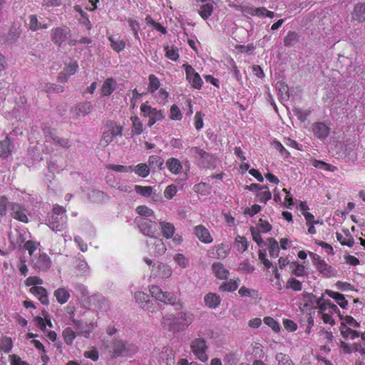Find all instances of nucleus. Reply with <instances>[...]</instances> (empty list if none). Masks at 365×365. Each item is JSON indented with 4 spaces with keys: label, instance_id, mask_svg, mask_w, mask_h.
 <instances>
[{
    "label": "nucleus",
    "instance_id": "nucleus-1",
    "mask_svg": "<svg viewBox=\"0 0 365 365\" xmlns=\"http://www.w3.org/2000/svg\"><path fill=\"white\" fill-rule=\"evenodd\" d=\"M47 225L55 232L63 230L67 225L66 210L59 205H56L53 211L48 215Z\"/></svg>",
    "mask_w": 365,
    "mask_h": 365
},
{
    "label": "nucleus",
    "instance_id": "nucleus-2",
    "mask_svg": "<svg viewBox=\"0 0 365 365\" xmlns=\"http://www.w3.org/2000/svg\"><path fill=\"white\" fill-rule=\"evenodd\" d=\"M138 350L135 345L125 340L114 339L110 346L111 357L113 359L120 356H130Z\"/></svg>",
    "mask_w": 365,
    "mask_h": 365
},
{
    "label": "nucleus",
    "instance_id": "nucleus-3",
    "mask_svg": "<svg viewBox=\"0 0 365 365\" xmlns=\"http://www.w3.org/2000/svg\"><path fill=\"white\" fill-rule=\"evenodd\" d=\"M140 111L144 117L149 118L148 126H153L156 122L162 120L165 118L163 111L152 108L148 102L143 103L140 106Z\"/></svg>",
    "mask_w": 365,
    "mask_h": 365
},
{
    "label": "nucleus",
    "instance_id": "nucleus-4",
    "mask_svg": "<svg viewBox=\"0 0 365 365\" xmlns=\"http://www.w3.org/2000/svg\"><path fill=\"white\" fill-rule=\"evenodd\" d=\"M190 349L200 361L206 362L208 360V356L206 354L207 346L205 339L196 338L192 340L190 344Z\"/></svg>",
    "mask_w": 365,
    "mask_h": 365
},
{
    "label": "nucleus",
    "instance_id": "nucleus-5",
    "mask_svg": "<svg viewBox=\"0 0 365 365\" xmlns=\"http://www.w3.org/2000/svg\"><path fill=\"white\" fill-rule=\"evenodd\" d=\"M136 220L140 232L143 235L148 236L150 238L154 237L158 232V226L155 221H153L146 217H139L137 218Z\"/></svg>",
    "mask_w": 365,
    "mask_h": 365
},
{
    "label": "nucleus",
    "instance_id": "nucleus-6",
    "mask_svg": "<svg viewBox=\"0 0 365 365\" xmlns=\"http://www.w3.org/2000/svg\"><path fill=\"white\" fill-rule=\"evenodd\" d=\"M150 292L153 297L165 304L173 305L177 302V297L175 294L168 292H163L158 286H151L150 288Z\"/></svg>",
    "mask_w": 365,
    "mask_h": 365
},
{
    "label": "nucleus",
    "instance_id": "nucleus-7",
    "mask_svg": "<svg viewBox=\"0 0 365 365\" xmlns=\"http://www.w3.org/2000/svg\"><path fill=\"white\" fill-rule=\"evenodd\" d=\"M314 264L318 272L323 276L331 278L337 276V271L331 265L328 264L319 256L314 257Z\"/></svg>",
    "mask_w": 365,
    "mask_h": 365
},
{
    "label": "nucleus",
    "instance_id": "nucleus-8",
    "mask_svg": "<svg viewBox=\"0 0 365 365\" xmlns=\"http://www.w3.org/2000/svg\"><path fill=\"white\" fill-rule=\"evenodd\" d=\"M147 245L149 252L154 255H163L167 250L163 240L155 236L147 241Z\"/></svg>",
    "mask_w": 365,
    "mask_h": 365
},
{
    "label": "nucleus",
    "instance_id": "nucleus-9",
    "mask_svg": "<svg viewBox=\"0 0 365 365\" xmlns=\"http://www.w3.org/2000/svg\"><path fill=\"white\" fill-rule=\"evenodd\" d=\"M9 206L11 210V216L12 217L24 223H27L29 222V219L26 215V210L24 206L16 202H11Z\"/></svg>",
    "mask_w": 365,
    "mask_h": 365
},
{
    "label": "nucleus",
    "instance_id": "nucleus-10",
    "mask_svg": "<svg viewBox=\"0 0 365 365\" xmlns=\"http://www.w3.org/2000/svg\"><path fill=\"white\" fill-rule=\"evenodd\" d=\"M186 77L187 81L192 84V86L196 89H200L203 83L200 75L190 65L184 64Z\"/></svg>",
    "mask_w": 365,
    "mask_h": 365
},
{
    "label": "nucleus",
    "instance_id": "nucleus-11",
    "mask_svg": "<svg viewBox=\"0 0 365 365\" xmlns=\"http://www.w3.org/2000/svg\"><path fill=\"white\" fill-rule=\"evenodd\" d=\"M72 322L76 329L78 331V335H82L86 338H88L90 336L91 333L94 329L95 324L93 322L83 323V322L75 319H73Z\"/></svg>",
    "mask_w": 365,
    "mask_h": 365
},
{
    "label": "nucleus",
    "instance_id": "nucleus-12",
    "mask_svg": "<svg viewBox=\"0 0 365 365\" xmlns=\"http://www.w3.org/2000/svg\"><path fill=\"white\" fill-rule=\"evenodd\" d=\"M46 133V141L45 143H53L56 145H59L63 148H68L71 146V142L67 138L59 137L54 132H48Z\"/></svg>",
    "mask_w": 365,
    "mask_h": 365
},
{
    "label": "nucleus",
    "instance_id": "nucleus-13",
    "mask_svg": "<svg viewBox=\"0 0 365 365\" xmlns=\"http://www.w3.org/2000/svg\"><path fill=\"white\" fill-rule=\"evenodd\" d=\"M312 129L314 136L320 140L327 138L330 133V128L323 122L313 123Z\"/></svg>",
    "mask_w": 365,
    "mask_h": 365
},
{
    "label": "nucleus",
    "instance_id": "nucleus-14",
    "mask_svg": "<svg viewBox=\"0 0 365 365\" xmlns=\"http://www.w3.org/2000/svg\"><path fill=\"white\" fill-rule=\"evenodd\" d=\"M51 41L58 46L64 43L68 38V32L61 27H56L51 31Z\"/></svg>",
    "mask_w": 365,
    "mask_h": 365
},
{
    "label": "nucleus",
    "instance_id": "nucleus-15",
    "mask_svg": "<svg viewBox=\"0 0 365 365\" xmlns=\"http://www.w3.org/2000/svg\"><path fill=\"white\" fill-rule=\"evenodd\" d=\"M194 233L202 243L210 244L213 241L209 230L204 225H200L195 227Z\"/></svg>",
    "mask_w": 365,
    "mask_h": 365
},
{
    "label": "nucleus",
    "instance_id": "nucleus-16",
    "mask_svg": "<svg viewBox=\"0 0 365 365\" xmlns=\"http://www.w3.org/2000/svg\"><path fill=\"white\" fill-rule=\"evenodd\" d=\"M314 304H317L319 307V312L323 313L327 311V306L330 307V312L331 313H338L339 312V309L336 305L331 303L330 300H324V294H322L320 297L314 299Z\"/></svg>",
    "mask_w": 365,
    "mask_h": 365
},
{
    "label": "nucleus",
    "instance_id": "nucleus-17",
    "mask_svg": "<svg viewBox=\"0 0 365 365\" xmlns=\"http://www.w3.org/2000/svg\"><path fill=\"white\" fill-rule=\"evenodd\" d=\"M93 110V106L91 102L80 103L76 106L71 109L73 117L77 118L80 115H86L89 114Z\"/></svg>",
    "mask_w": 365,
    "mask_h": 365
},
{
    "label": "nucleus",
    "instance_id": "nucleus-18",
    "mask_svg": "<svg viewBox=\"0 0 365 365\" xmlns=\"http://www.w3.org/2000/svg\"><path fill=\"white\" fill-rule=\"evenodd\" d=\"M178 318H175L173 315L170 314L163 317L161 321V325L166 329L173 331H180V328L178 326L177 321Z\"/></svg>",
    "mask_w": 365,
    "mask_h": 365
},
{
    "label": "nucleus",
    "instance_id": "nucleus-19",
    "mask_svg": "<svg viewBox=\"0 0 365 365\" xmlns=\"http://www.w3.org/2000/svg\"><path fill=\"white\" fill-rule=\"evenodd\" d=\"M195 319V315L190 312H181L178 314V319L180 320L178 322V326L181 330H184L192 323Z\"/></svg>",
    "mask_w": 365,
    "mask_h": 365
},
{
    "label": "nucleus",
    "instance_id": "nucleus-20",
    "mask_svg": "<svg viewBox=\"0 0 365 365\" xmlns=\"http://www.w3.org/2000/svg\"><path fill=\"white\" fill-rule=\"evenodd\" d=\"M14 149V145L9 137L7 135L6 138L0 141V157L7 158L11 155Z\"/></svg>",
    "mask_w": 365,
    "mask_h": 365
},
{
    "label": "nucleus",
    "instance_id": "nucleus-21",
    "mask_svg": "<svg viewBox=\"0 0 365 365\" xmlns=\"http://www.w3.org/2000/svg\"><path fill=\"white\" fill-rule=\"evenodd\" d=\"M34 264L39 271H46L50 268L51 262L50 257L43 253L34 262Z\"/></svg>",
    "mask_w": 365,
    "mask_h": 365
},
{
    "label": "nucleus",
    "instance_id": "nucleus-22",
    "mask_svg": "<svg viewBox=\"0 0 365 365\" xmlns=\"http://www.w3.org/2000/svg\"><path fill=\"white\" fill-rule=\"evenodd\" d=\"M30 292L38 297L39 301L43 304H48L49 300L47 295V292L45 288L38 286L32 287L30 289Z\"/></svg>",
    "mask_w": 365,
    "mask_h": 365
},
{
    "label": "nucleus",
    "instance_id": "nucleus-23",
    "mask_svg": "<svg viewBox=\"0 0 365 365\" xmlns=\"http://www.w3.org/2000/svg\"><path fill=\"white\" fill-rule=\"evenodd\" d=\"M205 304L210 309L217 308L221 302V298L215 293L210 292L204 297Z\"/></svg>",
    "mask_w": 365,
    "mask_h": 365
},
{
    "label": "nucleus",
    "instance_id": "nucleus-24",
    "mask_svg": "<svg viewBox=\"0 0 365 365\" xmlns=\"http://www.w3.org/2000/svg\"><path fill=\"white\" fill-rule=\"evenodd\" d=\"M166 167L169 171L174 175L179 174L182 169V165L181 162L175 158H170L167 160Z\"/></svg>",
    "mask_w": 365,
    "mask_h": 365
},
{
    "label": "nucleus",
    "instance_id": "nucleus-25",
    "mask_svg": "<svg viewBox=\"0 0 365 365\" xmlns=\"http://www.w3.org/2000/svg\"><path fill=\"white\" fill-rule=\"evenodd\" d=\"M352 18L359 22L365 21V3H358L354 6Z\"/></svg>",
    "mask_w": 365,
    "mask_h": 365
},
{
    "label": "nucleus",
    "instance_id": "nucleus-26",
    "mask_svg": "<svg viewBox=\"0 0 365 365\" xmlns=\"http://www.w3.org/2000/svg\"><path fill=\"white\" fill-rule=\"evenodd\" d=\"M212 269L216 277L218 279H226L228 278L230 272L222 264L215 262L212 266Z\"/></svg>",
    "mask_w": 365,
    "mask_h": 365
},
{
    "label": "nucleus",
    "instance_id": "nucleus-27",
    "mask_svg": "<svg viewBox=\"0 0 365 365\" xmlns=\"http://www.w3.org/2000/svg\"><path fill=\"white\" fill-rule=\"evenodd\" d=\"M325 293L329 297L334 299L342 309H346L348 307V302L345 299V297L342 294L329 289H326Z\"/></svg>",
    "mask_w": 365,
    "mask_h": 365
},
{
    "label": "nucleus",
    "instance_id": "nucleus-28",
    "mask_svg": "<svg viewBox=\"0 0 365 365\" xmlns=\"http://www.w3.org/2000/svg\"><path fill=\"white\" fill-rule=\"evenodd\" d=\"M189 154L192 155L196 159L202 160V162L208 161L210 155L204 150L198 147H192L189 150Z\"/></svg>",
    "mask_w": 365,
    "mask_h": 365
},
{
    "label": "nucleus",
    "instance_id": "nucleus-29",
    "mask_svg": "<svg viewBox=\"0 0 365 365\" xmlns=\"http://www.w3.org/2000/svg\"><path fill=\"white\" fill-rule=\"evenodd\" d=\"M116 82L113 78H107L104 82L101 88V93L103 96H110L115 88Z\"/></svg>",
    "mask_w": 365,
    "mask_h": 365
},
{
    "label": "nucleus",
    "instance_id": "nucleus-30",
    "mask_svg": "<svg viewBox=\"0 0 365 365\" xmlns=\"http://www.w3.org/2000/svg\"><path fill=\"white\" fill-rule=\"evenodd\" d=\"M213 249L215 250L216 255L220 259H225L230 252V246L227 242L215 245Z\"/></svg>",
    "mask_w": 365,
    "mask_h": 365
},
{
    "label": "nucleus",
    "instance_id": "nucleus-31",
    "mask_svg": "<svg viewBox=\"0 0 365 365\" xmlns=\"http://www.w3.org/2000/svg\"><path fill=\"white\" fill-rule=\"evenodd\" d=\"M160 225L163 236L167 239L172 238L175 230L174 225L172 223L167 222H160Z\"/></svg>",
    "mask_w": 365,
    "mask_h": 365
},
{
    "label": "nucleus",
    "instance_id": "nucleus-32",
    "mask_svg": "<svg viewBox=\"0 0 365 365\" xmlns=\"http://www.w3.org/2000/svg\"><path fill=\"white\" fill-rule=\"evenodd\" d=\"M54 296L58 303L63 304L68 300L70 293L65 288H58L55 291Z\"/></svg>",
    "mask_w": 365,
    "mask_h": 365
},
{
    "label": "nucleus",
    "instance_id": "nucleus-33",
    "mask_svg": "<svg viewBox=\"0 0 365 365\" xmlns=\"http://www.w3.org/2000/svg\"><path fill=\"white\" fill-rule=\"evenodd\" d=\"M173 274V269L166 264H159L158 267V276L162 279H168Z\"/></svg>",
    "mask_w": 365,
    "mask_h": 365
},
{
    "label": "nucleus",
    "instance_id": "nucleus-34",
    "mask_svg": "<svg viewBox=\"0 0 365 365\" xmlns=\"http://www.w3.org/2000/svg\"><path fill=\"white\" fill-rule=\"evenodd\" d=\"M108 40L110 42L112 48L117 53L120 52L125 47V42L119 38H115L113 36H110L108 37Z\"/></svg>",
    "mask_w": 365,
    "mask_h": 365
},
{
    "label": "nucleus",
    "instance_id": "nucleus-35",
    "mask_svg": "<svg viewBox=\"0 0 365 365\" xmlns=\"http://www.w3.org/2000/svg\"><path fill=\"white\" fill-rule=\"evenodd\" d=\"M173 260L182 269H186L190 265V259L181 253L175 254L173 255Z\"/></svg>",
    "mask_w": 365,
    "mask_h": 365
},
{
    "label": "nucleus",
    "instance_id": "nucleus-36",
    "mask_svg": "<svg viewBox=\"0 0 365 365\" xmlns=\"http://www.w3.org/2000/svg\"><path fill=\"white\" fill-rule=\"evenodd\" d=\"M132 128L131 133L133 135H140L143 131V123L140 118L137 116L131 117Z\"/></svg>",
    "mask_w": 365,
    "mask_h": 365
},
{
    "label": "nucleus",
    "instance_id": "nucleus-37",
    "mask_svg": "<svg viewBox=\"0 0 365 365\" xmlns=\"http://www.w3.org/2000/svg\"><path fill=\"white\" fill-rule=\"evenodd\" d=\"M213 12V5L211 3H207L202 4L199 11L198 14L205 20L207 19Z\"/></svg>",
    "mask_w": 365,
    "mask_h": 365
},
{
    "label": "nucleus",
    "instance_id": "nucleus-38",
    "mask_svg": "<svg viewBox=\"0 0 365 365\" xmlns=\"http://www.w3.org/2000/svg\"><path fill=\"white\" fill-rule=\"evenodd\" d=\"M240 280H230L227 282H223L219 287L221 292H234L239 286Z\"/></svg>",
    "mask_w": 365,
    "mask_h": 365
},
{
    "label": "nucleus",
    "instance_id": "nucleus-39",
    "mask_svg": "<svg viewBox=\"0 0 365 365\" xmlns=\"http://www.w3.org/2000/svg\"><path fill=\"white\" fill-rule=\"evenodd\" d=\"M269 244H268V250L270 257H277L279 255V247L278 242L274 240V238H269L268 239Z\"/></svg>",
    "mask_w": 365,
    "mask_h": 365
},
{
    "label": "nucleus",
    "instance_id": "nucleus-40",
    "mask_svg": "<svg viewBox=\"0 0 365 365\" xmlns=\"http://www.w3.org/2000/svg\"><path fill=\"white\" fill-rule=\"evenodd\" d=\"M291 273L297 277H302L305 274V267L297 262H292L289 264Z\"/></svg>",
    "mask_w": 365,
    "mask_h": 365
},
{
    "label": "nucleus",
    "instance_id": "nucleus-41",
    "mask_svg": "<svg viewBox=\"0 0 365 365\" xmlns=\"http://www.w3.org/2000/svg\"><path fill=\"white\" fill-rule=\"evenodd\" d=\"M299 41V36L294 31H289L284 38V45L285 46H293Z\"/></svg>",
    "mask_w": 365,
    "mask_h": 365
},
{
    "label": "nucleus",
    "instance_id": "nucleus-42",
    "mask_svg": "<svg viewBox=\"0 0 365 365\" xmlns=\"http://www.w3.org/2000/svg\"><path fill=\"white\" fill-rule=\"evenodd\" d=\"M76 268L78 274L83 276H86L90 273V267L87 262L81 259L76 261Z\"/></svg>",
    "mask_w": 365,
    "mask_h": 365
},
{
    "label": "nucleus",
    "instance_id": "nucleus-43",
    "mask_svg": "<svg viewBox=\"0 0 365 365\" xmlns=\"http://www.w3.org/2000/svg\"><path fill=\"white\" fill-rule=\"evenodd\" d=\"M62 335L64 341L67 345H71L76 336V334L74 332V331L70 327L66 328L63 331Z\"/></svg>",
    "mask_w": 365,
    "mask_h": 365
},
{
    "label": "nucleus",
    "instance_id": "nucleus-44",
    "mask_svg": "<svg viewBox=\"0 0 365 365\" xmlns=\"http://www.w3.org/2000/svg\"><path fill=\"white\" fill-rule=\"evenodd\" d=\"M137 175L140 177L145 178L150 173V169L147 164L140 163L133 168V170Z\"/></svg>",
    "mask_w": 365,
    "mask_h": 365
},
{
    "label": "nucleus",
    "instance_id": "nucleus-45",
    "mask_svg": "<svg viewBox=\"0 0 365 365\" xmlns=\"http://www.w3.org/2000/svg\"><path fill=\"white\" fill-rule=\"evenodd\" d=\"M148 80L149 85L148 90L150 93H154L160 86V81L154 74H150L148 77Z\"/></svg>",
    "mask_w": 365,
    "mask_h": 365
},
{
    "label": "nucleus",
    "instance_id": "nucleus-46",
    "mask_svg": "<svg viewBox=\"0 0 365 365\" xmlns=\"http://www.w3.org/2000/svg\"><path fill=\"white\" fill-rule=\"evenodd\" d=\"M250 232H251L253 240L257 244V245L259 247H264L266 245V243L262 239V237L260 235V231L258 229H257L254 227H251Z\"/></svg>",
    "mask_w": 365,
    "mask_h": 365
},
{
    "label": "nucleus",
    "instance_id": "nucleus-47",
    "mask_svg": "<svg viewBox=\"0 0 365 365\" xmlns=\"http://www.w3.org/2000/svg\"><path fill=\"white\" fill-rule=\"evenodd\" d=\"M107 130L112 133L114 137L121 135L123 132V127L118 125L116 123L110 121L107 124Z\"/></svg>",
    "mask_w": 365,
    "mask_h": 365
},
{
    "label": "nucleus",
    "instance_id": "nucleus-48",
    "mask_svg": "<svg viewBox=\"0 0 365 365\" xmlns=\"http://www.w3.org/2000/svg\"><path fill=\"white\" fill-rule=\"evenodd\" d=\"M275 359L278 362L277 365H294L290 357L284 353H277Z\"/></svg>",
    "mask_w": 365,
    "mask_h": 365
},
{
    "label": "nucleus",
    "instance_id": "nucleus-49",
    "mask_svg": "<svg viewBox=\"0 0 365 365\" xmlns=\"http://www.w3.org/2000/svg\"><path fill=\"white\" fill-rule=\"evenodd\" d=\"M163 160L158 156V155H151L148 159L149 166L152 168H159L161 169L163 165Z\"/></svg>",
    "mask_w": 365,
    "mask_h": 365
},
{
    "label": "nucleus",
    "instance_id": "nucleus-50",
    "mask_svg": "<svg viewBox=\"0 0 365 365\" xmlns=\"http://www.w3.org/2000/svg\"><path fill=\"white\" fill-rule=\"evenodd\" d=\"M135 191L145 197H150L153 192V187L150 186L135 185Z\"/></svg>",
    "mask_w": 365,
    "mask_h": 365
},
{
    "label": "nucleus",
    "instance_id": "nucleus-51",
    "mask_svg": "<svg viewBox=\"0 0 365 365\" xmlns=\"http://www.w3.org/2000/svg\"><path fill=\"white\" fill-rule=\"evenodd\" d=\"M313 165L317 168L324 170H328V171H331V172H334L337 169L335 166L329 165L324 161L317 160L314 161Z\"/></svg>",
    "mask_w": 365,
    "mask_h": 365
},
{
    "label": "nucleus",
    "instance_id": "nucleus-52",
    "mask_svg": "<svg viewBox=\"0 0 365 365\" xmlns=\"http://www.w3.org/2000/svg\"><path fill=\"white\" fill-rule=\"evenodd\" d=\"M341 336L345 339H354L359 336V332L351 328H346L345 329H341Z\"/></svg>",
    "mask_w": 365,
    "mask_h": 365
},
{
    "label": "nucleus",
    "instance_id": "nucleus-53",
    "mask_svg": "<svg viewBox=\"0 0 365 365\" xmlns=\"http://www.w3.org/2000/svg\"><path fill=\"white\" fill-rule=\"evenodd\" d=\"M165 50L166 51L165 56L168 58L172 60V61H177L179 58V54L178 52V48L171 46L169 47L168 46L165 48Z\"/></svg>",
    "mask_w": 365,
    "mask_h": 365
},
{
    "label": "nucleus",
    "instance_id": "nucleus-54",
    "mask_svg": "<svg viewBox=\"0 0 365 365\" xmlns=\"http://www.w3.org/2000/svg\"><path fill=\"white\" fill-rule=\"evenodd\" d=\"M136 212L141 217H152L154 214L153 211L145 205H140L137 207Z\"/></svg>",
    "mask_w": 365,
    "mask_h": 365
},
{
    "label": "nucleus",
    "instance_id": "nucleus-55",
    "mask_svg": "<svg viewBox=\"0 0 365 365\" xmlns=\"http://www.w3.org/2000/svg\"><path fill=\"white\" fill-rule=\"evenodd\" d=\"M287 288L294 291H300L302 289V282L294 278H289L287 282Z\"/></svg>",
    "mask_w": 365,
    "mask_h": 365
},
{
    "label": "nucleus",
    "instance_id": "nucleus-56",
    "mask_svg": "<svg viewBox=\"0 0 365 365\" xmlns=\"http://www.w3.org/2000/svg\"><path fill=\"white\" fill-rule=\"evenodd\" d=\"M193 190L195 192L200 193L202 195H208L210 192L209 187L205 182H200L195 185Z\"/></svg>",
    "mask_w": 365,
    "mask_h": 365
},
{
    "label": "nucleus",
    "instance_id": "nucleus-57",
    "mask_svg": "<svg viewBox=\"0 0 365 365\" xmlns=\"http://www.w3.org/2000/svg\"><path fill=\"white\" fill-rule=\"evenodd\" d=\"M257 200L266 203L268 200H269L272 197L271 192L267 189H264L261 190L260 192L257 194Z\"/></svg>",
    "mask_w": 365,
    "mask_h": 365
},
{
    "label": "nucleus",
    "instance_id": "nucleus-58",
    "mask_svg": "<svg viewBox=\"0 0 365 365\" xmlns=\"http://www.w3.org/2000/svg\"><path fill=\"white\" fill-rule=\"evenodd\" d=\"M264 322L265 324L271 327L272 330L274 331L275 332H278L280 330L279 323L270 317H264Z\"/></svg>",
    "mask_w": 365,
    "mask_h": 365
},
{
    "label": "nucleus",
    "instance_id": "nucleus-59",
    "mask_svg": "<svg viewBox=\"0 0 365 365\" xmlns=\"http://www.w3.org/2000/svg\"><path fill=\"white\" fill-rule=\"evenodd\" d=\"M182 117V114L180 108L176 105H173L170 108V118L174 120H179Z\"/></svg>",
    "mask_w": 365,
    "mask_h": 365
},
{
    "label": "nucleus",
    "instance_id": "nucleus-60",
    "mask_svg": "<svg viewBox=\"0 0 365 365\" xmlns=\"http://www.w3.org/2000/svg\"><path fill=\"white\" fill-rule=\"evenodd\" d=\"M9 199L3 195L0 197V216L4 217L7 213V207L9 205Z\"/></svg>",
    "mask_w": 365,
    "mask_h": 365
},
{
    "label": "nucleus",
    "instance_id": "nucleus-61",
    "mask_svg": "<svg viewBox=\"0 0 365 365\" xmlns=\"http://www.w3.org/2000/svg\"><path fill=\"white\" fill-rule=\"evenodd\" d=\"M109 168L119 173H128L133 172V166H125L121 165H110Z\"/></svg>",
    "mask_w": 365,
    "mask_h": 365
},
{
    "label": "nucleus",
    "instance_id": "nucleus-62",
    "mask_svg": "<svg viewBox=\"0 0 365 365\" xmlns=\"http://www.w3.org/2000/svg\"><path fill=\"white\" fill-rule=\"evenodd\" d=\"M115 137L113 135L112 133H110L108 130H105L103 133V135L101 139V144L103 146H107L113 140Z\"/></svg>",
    "mask_w": 365,
    "mask_h": 365
},
{
    "label": "nucleus",
    "instance_id": "nucleus-63",
    "mask_svg": "<svg viewBox=\"0 0 365 365\" xmlns=\"http://www.w3.org/2000/svg\"><path fill=\"white\" fill-rule=\"evenodd\" d=\"M136 302L142 307L143 304L148 300V296L142 292H136L134 294Z\"/></svg>",
    "mask_w": 365,
    "mask_h": 365
},
{
    "label": "nucleus",
    "instance_id": "nucleus-64",
    "mask_svg": "<svg viewBox=\"0 0 365 365\" xmlns=\"http://www.w3.org/2000/svg\"><path fill=\"white\" fill-rule=\"evenodd\" d=\"M272 225L268 222L260 219L256 228L258 229L260 232L266 233L269 232L272 230Z\"/></svg>",
    "mask_w": 365,
    "mask_h": 365
}]
</instances>
